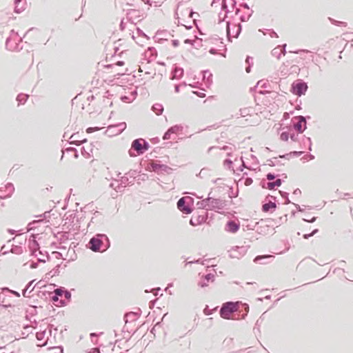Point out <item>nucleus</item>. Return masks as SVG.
<instances>
[{
	"instance_id": "obj_17",
	"label": "nucleus",
	"mask_w": 353,
	"mask_h": 353,
	"mask_svg": "<svg viewBox=\"0 0 353 353\" xmlns=\"http://www.w3.org/2000/svg\"><path fill=\"white\" fill-rule=\"evenodd\" d=\"M214 279L215 275L213 273H208L202 276L201 280L199 282L198 285L201 288H205L208 285V283L214 282Z\"/></svg>"
},
{
	"instance_id": "obj_46",
	"label": "nucleus",
	"mask_w": 353,
	"mask_h": 353,
	"mask_svg": "<svg viewBox=\"0 0 353 353\" xmlns=\"http://www.w3.org/2000/svg\"><path fill=\"white\" fill-rule=\"evenodd\" d=\"M11 252L16 254H21L23 253V248L21 245H12Z\"/></svg>"
},
{
	"instance_id": "obj_31",
	"label": "nucleus",
	"mask_w": 353,
	"mask_h": 353,
	"mask_svg": "<svg viewBox=\"0 0 353 353\" xmlns=\"http://www.w3.org/2000/svg\"><path fill=\"white\" fill-rule=\"evenodd\" d=\"M260 185L263 188H265V189H268V190H275V188H276L275 186V184H274V181H268V182H266L265 179H263L261 183H260Z\"/></svg>"
},
{
	"instance_id": "obj_44",
	"label": "nucleus",
	"mask_w": 353,
	"mask_h": 353,
	"mask_svg": "<svg viewBox=\"0 0 353 353\" xmlns=\"http://www.w3.org/2000/svg\"><path fill=\"white\" fill-rule=\"evenodd\" d=\"M328 19L329 21H330V23L334 26H341V27H346L347 26V23L346 22H344V21H337L334 19H332L331 17H328Z\"/></svg>"
},
{
	"instance_id": "obj_23",
	"label": "nucleus",
	"mask_w": 353,
	"mask_h": 353,
	"mask_svg": "<svg viewBox=\"0 0 353 353\" xmlns=\"http://www.w3.org/2000/svg\"><path fill=\"white\" fill-rule=\"evenodd\" d=\"M5 194L1 193L0 194L1 199H5L12 196L14 191V187L12 183H8L5 185Z\"/></svg>"
},
{
	"instance_id": "obj_5",
	"label": "nucleus",
	"mask_w": 353,
	"mask_h": 353,
	"mask_svg": "<svg viewBox=\"0 0 353 353\" xmlns=\"http://www.w3.org/2000/svg\"><path fill=\"white\" fill-rule=\"evenodd\" d=\"M194 199L190 196H183L177 201L178 209L185 214H191L194 210Z\"/></svg>"
},
{
	"instance_id": "obj_59",
	"label": "nucleus",
	"mask_w": 353,
	"mask_h": 353,
	"mask_svg": "<svg viewBox=\"0 0 353 353\" xmlns=\"http://www.w3.org/2000/svg\"><path fill=\"white\" fill-rule=\"evenodd\" d=\"M136 30L138 36L144 37L147 40H150V37H148L141 28L137 27Z\"/></svg>"
},
{
	"instance_id": "obj_21",
	"label": "nucleus",
	"mask_w": 353,
	"mask_h": 353,
	"mask_svg": "<svg viewBox=\"0 0 353 353\" xmlns=\"http://www.w3.org/2000/svg\"><path fill=\"white\" fill-rule=\"evenodd\" d=\"M247 252V248L245 246H240L236 247L233 248L230 254V256L231 258H239L241 256H243Z\"/></svg>"
},
{
	"instance_id": "obj_25",
	"label": "nucleus",
	"mask_w": 353,
	"mask_h": 353,
	"mask_svg": "<svg viewBox=\"0 0 353 353\" xmlns=\"http://www.w3.org/2000/svg\"><path fill=\"white\" fill-rule=\"evenodd\" d=\"M299 143L301 148L307 149L310 152L312 151V142L310 137L305 135L302 136Z\"/></svg>"
},
{
	"instance_id": "obj_1",
	"label": "nucleus",
	"mask_w": 353,
	"mask_h": 353,
	"mask_svg": "<svg viewBox=\"0 0 353 353\" xmlns=\"http://www.w3.org/2000/svg\"><path fill=\"white\" fill-rule=\"evenodd\" d=\"M50 290H54V294L51 296V301L57 306L63 307L71 301V292L65 288L57 286L55 284H49Z\"/></svg>"
},
{
	"instance_id": "obj_49",
	"label": "nucleus",
	"mask_w": 353,
	"mask_h": 353,
	"mask_svg": "<svg viewBox=\"0 0 353 353\" xmlns=\"http://www.w3.org/2000/svg\"><path fill=\"white\" fill-rule=\"evenodd\" d=\"M221 11L225 12V17H228V14L230 12L228 9V6L226 2V0H223L221 3Z\"/></svg>"
},
{
	"instance_id": "obj_16",
	"label": "nucleus",
	"mask_w": 353,
	"mask_h": 353,
	"mask_svg": "<svg viewBox=\"0 0 353 353\" xmlns=\"http://www.w3.org/2000/svg\"><path fill=\"white\" fill-rule=\"evenodd\" d=\"M172 36L167 30H159L154 37L155 41L162 43L163 41L168 40V37Z\"/></svg>"
},
{
	"instance_id": "obj_42",
	"label": "nucleus",
	"mask_w": 353,
	"mask_h": 353,
	"mask_svg": "<svg viewBox=\"0 0 353 353\" xmlns=\"http://www.w3.org/2000/svg\"><path fill=\"white\" fill-rule=\"evenodd\" d=\"M240 180H243L244 184L247 186L251 185L253 182L252 177L248 176L247 172H244L243 174V176Z\"/></svg>"
},
{
	"instance_id": "obj_47",
	"label": "nucleus",
	"mask_w": 353,
	"mask_h": 353,
	"mask_svg": "<svg viewBox=\"0 0 353 353\" xmlns=\"http://www.w3.org/2000/svg\"><path fill=\"white\" fill-rule=\"evenodd\" d=\"M236 4H237L236 0H234V2H232V5H231V8L232 9V10H234V16L235 17H236V16L239 15L241 13V9H240V8L236 7Z\"/></svg>"
},
{
	"instance_id": "obj_43",
	"label": "nucleus",
	"mask_w": 353,
	"mask_h": 353,
	"mask_svg": "<svg viewBox=\"0 0 353 353\" xmlns=\"http://www.w3.org/2000/svg\"><path fill=\"white\" fill-rule=\"evenodd\" d=\"M197 176L200 178H207L208 176H210V170L206 168H203L201 170Z\"/></svg>"
},
{
	"instance_id": "obj_64",
	"label": "nucleus",
	"mask_w": 353,
	"mask_h": 353,
	"mask_svg": "<svg viewBox=\"0 0 353 353\" xmlns=\"http://www.w3.org/2000/svg\"><path fill=\"white\" fill-rule=\"evenodd\" d=\"M103 332H100L99 334H97L96 332H92L90 333V339L92 342H94V341H97V339H98V336L99 334H102Z\"/></svg>"
},
{
	"instance_id": "obj_3",
	"label": "nucleus",
	"mask_w": 353,
	"mask_h": 353,
	"mask_svg": "<svg viewBox=\"0 0 353 353\" xmlns=\"http://www.w3.org/2000/svg\"><path fill=\"white\" fill-rule=\"evenodd\" d=\"M242 30L241 21H237L235 17L231 15L226 21V37L229 42H232V37L238 38Z\"/></svg>"
},
{
	"instance_id": "obj_55",
	"label": "nucleus",
	"mask_w": 353,
	"mask_h": 353,
	"mask_svg": "<svg viewBox=\"0 0 353 353\" xmlns=\"http://www.w3.org/2000/svg\"><path fill=\"white\" fill-rule=\"evenodd\" d=\"M46 333V330H41V331L37 332L36 333V339H37V341H42L44 339V337H45Z\"/></svg>"
},
{
	"instance_id": "obj_15",
	"label": "nucleus",
	"mask_w": 353,
	"mask_h": 353,
	"mask_svg": "<svg viewBox=\"0 0 353 353\" xmlns=\"http://www.w3.org/2000/svg\"><path fill=\"white\" fill-rule=\"evenodd\" d=\"M240 228V223L234 220H228L225 225V230L230 233H236Z\"/></svg>"
},
{
	"instance_id": "obj_19",
	"label": "nucleus",
	"mask_w": 353,
	"mask_h": 353,
	"mask_svg": "<svg viewBox=\"0 0 353 353\" xmlns=\"http://www.w3.org/2000/svg\"><path fill=\"white\" fill-rule=\"evenodd\" d=\"M274 256L272 254L258 255L254 259V262L262 265L267 264L272 261Z\"/></svg>"
},
{
	"instance_id": "obj_7",
	"label": "nucleus",
	"mask_w": 353,
	"mask_h": 353,
	"mask_svg": "<svg viewBox=\"0 0 353 353\" xmlns=\"http://www.w3.org/2000/svg\"><path fill=\"white\" fill-rule=\"evenodd\" d=\"M310 116H297L293 118V120H296V122H293V124L289 128V130L291 129L296 130L299 134H302L307 129V119H310Z\"/></svg>"
},
{
	"instance_id": "obj_60",
	"label": "nucleus",
	"mask_w": 353,
	"mask_h": 353,
	"mask_svg": "<svg viewBox=\"0 0 353 353\" xmlns=\"http://www.w3.org/2000/svg\"><path fill=\"white\" fill-rule=\"evenodd\" d=\"M263 321V319H262V316L256 321V323H255V326L254 327V332L256 333V332H260V330H259V327H260V325L261 323Z\"/></svg>"
},
{
	"instance_id": "obj_53",
	"label": "nucleus",
	"mask_w": 353,
	"mask_h": 353,
	"mask_svg": "<svg viewBox=\"0 0 353 353\" xmlns=\"http://www.w3.org/2000/svg\"><path fill=\"white\" fill-rule=\"evenodd\" d=\"M125 175H128L129 179H132L134 181L138 176V172L135 170H131Z\"/></svg>"
},
{
	"instance_id": "obj_37",
	"label": "nucleus",
	"mask_w": 353,
	"mask_h": 353,
	"mask_svg": "<svg viewBox=\"0 0 353 353\" xmlns=\"http://www.w3.org/2000/svg\"><path fill=\"white\" fill-rule=\"evenodd\" d=\"M146 53H149V61L157 57V51L154 47H148Z\"/></svg>"
},
{
	"instance_id": "obj_40",
	"label": "nucleus",
	"mask_w": 353,
	"mask_h": 353,
	"mask_svg": "<svg viewBox=\"0 0 353 353\" xmlns=\"http://www.w3.org/2000/svg\"><path fill=\"white\" fill-rule=\"evenodd\" d=\"M28 97H29V95L23 94V93H20L17 95L16 99L18 101L19 105H23L27 101Z\"/></svg>"
},
{
	"instance_id": "obj_18",
	"label": "nucleus",
	"mask_w": 353,
	"mask_h": 353,
	"mask_svg": "<svg viewBox=\"0 0 353 353\" xmlns=\"http://www.w3.org/2000/svg\"><path fill=\"white\" fill-rule=\"evenodd\" d=\"M141 314V311L139 308H138L137 311L136 312H130L126 313L124 316V321L125 324L137 320L140 316Z\"/></svg>"
},
{
	"instance_id": "obj_27",
	"label": "nucleus",
	"mask_w": 353,
	"mask_h": 353,
	"mask_svg": "<svg viewBox=\"0 0 353 353\" xmlns=\"http://www.w3.org/2000/svg\"><path fill=\"white\" fill-rule=\"evenodd\" d=\"M205 221L206 216L204 215H192L190 220V224L192 226H196L205 223Z\"/></svg>"
},
{
	"instance_id": "obj_36",
	"label": "nucleus",
	"mask_w": 353,
	"mask_h": 353,
	"mask_svg": "<svg viewBox=\"0 0 353 353\" xmlns=\"http://www.w3.org/2000/svg\"><path fill=\"white\" fill-rule=\"evenodd\" d=\"M183 129V127L181 124H176L174 125H172L168 128L169 132H171L172 134H177L180 132H181Z\"/></svg>"
},
{
	"instance_id": "obj_22",
	"label": "nucleus",
	"mask_w": 353,
	"mask_h": 353,
	"mask_svg": "<svg viewBox=\"0 0 353 353\" xmlns=\"http://www.w3.org/2000/svg\"><path fill=\"white\" fill-rule=\"evenodd\" d=\"M276 209V203L270 200L263 203L261 210L263 212H273Z\"/></svg>"
},
{
	"instance_id": "obj_52",
	"label": "nucleus",
	"mask_w": 353,
	"mask_h": 353,
	"mask_svg": "<svg viewBox=\"0 0 353 353\" xmlns=\"http://www.w3.org/2000/svg\"><path fill=\"white\" fill-rule=\"evenodd\" d=\"M223 165L229 170H233V161L230 159H225L223 161Z\"/></svg>"
},
{
	"instance_id": "obj_50",
	"label": "nucleus",
	"mask_w": 353,
	"mask_h": 353,
	"mask_svg": "<svg viewBox=\"0 0 353 353\" xmlns=\"http://www.w3.org/2000/svg\"><path fill=\"white\" fill-rule=\"evenodd\" d=\"M129 177L128 175H125L121 177V185L124 184V187L127 185H132L133 184V180L129 181Z\"/></svg>"
},
{
	"instance_id": "obj_29",
	"label": "nucleus",
	"mask_w": 353,
	"mask_h": 353,
	"mask_svg": "<svg viewBox=\"0 0 353 353\" xmlns=\"http://www.w3.org/2000/svg\"><path fill=\"white\" fill-rule=\"evenodd\" d=\"M140 12L138 10L135 9H130L128 10L126 14V17L128 21H130L133 23L132 19H137L140 17L139 14Z\"/></svg>"
},
{
	"instance_id": "obj_51",
	"label": "nucleus",
	"mask_w": 353,
	"mask_h": 353,
	"mask_svg": "<svg viewBox=\"0 0 353 353\" xmlns=\"http://www.w3.org/2000/svg\"><path fill=\"white\" fill-rule=\"evenodd\" d=\"M35 280H32L30 282L28 283V284L26 285L25 289L22 292V294L24 297H28L29 295L27 294L28 290H30V288L32 286L33 283Z\"/></svg>"
},
{
	"instance_id": "obj_61",
	"label": "nucleus",
	"mask_w": 353,
	"mask_h": 353,
	"mask_svg": "<svg viewBox=\"0 0 353 353\" xmlns=\"http://www.w3.org/2000/svg\"><path fill=\"white\" fill-rule=\"evenodd\" d=\"M279 175V174H276L274 173H272V172H269L266 174V179L269 181H273L274 180L276 177H278Z\"/></svg>"
},
{
	"instance_id": "obj_39",
	"label": "nucleus",
	"mask_w": 353,
	"mask_h": 353,
	"mask_svg": "<svg viewBox=\"0 0 353 353\" xmlns=\"http://www.w3.org/2000/svg\"><path fill=\"white\" fill-rule=\"evenodd\" d=\"M279 157H274L272 159H269L267 160V164L271 167H274L276 165H283L284 163H281L280 161L277 160Z\"/></svg>"
},
{
	"instance_id": "obj_4",
	"label": "nucleus",
	"mask_w": 353,
	"mask_h": 353,
	"mask_svg": "<svg viewBox=\"0 0 353 353\" xmlns=\"http://www.w3.org/2000/svg\"><path fill=\"white\" fill-rule=\"evenodd\" d=\"M150 148L149 143L144 139H134L131 145L128 154L131 157L144 154Z\"/></svg>"
},
{
	"instance_id": "obj_9",
	"label": "nucleus",
	"mask_w": 353,
	"mask_h": 353,
	"mask_svg": "<svg viewBox=\"0 0 353 353\" xmlns=\"http://www.w3.org/2000/svg\"><path fill=\"white\" fill-rule=\"evenodd\" d=\"M148 167L151 172H154L158 174L162 173L170 174L173 170V169L168 165L161 163L160 161H156L155 162L150 163L148 165Z\"/></svg>"
},
{
	"instance_id": "obj_11",
	"label": "nucleus",
	"mask_w": 353,
	"mask_h": 353,
	"mask_svg": "<svg viewBox=\"0 0 353 353\" xmlns=\"http://www.w3.org/2000/svg\"><path fill=\"white\" fill-rule=\"evenodd\" d=\"M38 234H33L32 233L30 235L29 239H28V248L30 250V255L37 256V251L39 250L40 249V245L39 242L37 240Z\"/></svg>"
},
{
	"instance_id": "obj_56",
	"label": "nucleus",
	"mask_w": 353,
	"mask_h": 353,
	"mask_svg": "<svg viewBox=\"0 0 353 353\" xmlns=\"http://www.w3.org/2000/svg\"><path fill=\"white\" fill-rule=\"evenodd\" d=\"M242 307L244 310L245 312L241 316L240 319H244L248 314L249 305L247 303H243L242 304Z\"/></svg>"
},
{
	"instance_id": "obj_54",
	"label": "nucleus",
	"mask_w": 353,
	"mask_h": 353,
	"mask_svg": "<svg viewBox=\"0 0 353 353\" xmlns=\"http://www.w3.org/2000/svg\"><path fill=\"white\" fill-rule=\"evenodd\" d=\"M288 131H283L280 134V139L283 141H287L289 139V137H290V134Z\"/></svg>"
},
{
	"instance_id": "obj_62",
	"label": "nucleus",
	"mask_w": 353,
	"mask_h": 353,
	"mask_svg": "<svg viewBox=\"0 0 353 353\" xmlns=\"http://www.w3.org/2000/svg\"><path fill=\"white\" fill-rule=\"evenodd\" d=\"M268 84V81L260 80L257 82L256 86H260L261 88H266Z\"/></svg>"
},
{
	"instance_id": "obj_8",
	"label": "nucleus",
	"mask_w": 353,
	"mask_h": 353,
	"mask_svg": "<svg viewBox=\"0 0 353 353\" xmlns=\"http://www.w3.org/2000/svg\"><path fill=\"white\" fill-rule=\"evenodd\" d=\"M308 89V85L303 79H297L294 81L290 88V92L298 97L304 95Z\"/></svg>"
},
{
	"instance_id": "obj_33",
	"label": "nucleus",
	"mask_w": 353,
	"mask_h": 353,
	"mask_svg": "<svg viewBox=\"0 0 353 353\" xmlns=\"http://www.w3.org/2000/svg\"><path fill=\"white\" fill-rule=\"evenodd\" d=\"M163 106L161 103H155L152 106V110L157 114L161 115L163 112Z\"/></svg>"
},
{
	"instance_id": "obj_24",
	"label": "nucleus",
	"mask_w": 353,
	"mask_h": 353,
	"mask_svg": "<svg viewBox=\"0 0 353 353\" xmlns=\"http://www.w3.org/2000/svg\"><path fill=\"white\" fill-rule=\"evenodd\" d=\"M27 4L26 0H14V12L17 14L21 13L26 9Z\"/></svg>"
},
{
	"instance_id": "obj_30",
	"label": "nucleus",
	"mask_w": 353,
	"mask_h": 353,
	"mask_svg": "<svg viewBox=\"0 0 353 353\" xmlns=\"http://www.w3.org/2000/svg\"><path fill=\"white\" fill-rule=\"evenodd\" d=\"M61 268V263L57 264L52 270H51L50 272H48L46 274V279H49L51 277L58 275L60 272L59 270Z\"/></svg>"
},
{
	"instance_id": "obj_41",
	"label": "nucleus",
	"mask_w": 353,
	"mask_h": 353,
	"mask_svg": "<svg viewBox=\"0 0 353 353\" xmlns=\"http://www.w3.org/2000/svg\"><path fill=\"white\" fill-rule=\"evenodd\" d=\"M247 66L245 67V71L247 73H250L253 66V58L250 56H247L245 59Z\"/></svg>"
},
{
	"instance_id": "obj_38",
	"label": "nucleus",
	"mask_w": 353,
	"mask_h": 353,
	"mask_svg": "<svg viewBox=\"0 0 353 353\" xmlns=\"http://www.w3.org/2000/svg\"><path fill=\"white\" fill-rule=\"evenodd\" d=\"M210 199H211V196H210V194H209L206 199L202 200L201 201H198L196 203L198 208L205 209L207 205L209 206V202H210Z\"/></svg>"
},
{
	"instance_id": "obj_63",
	"label": "nucleus",
	"mask_w": 353,
	"mask_h": 353,
	"mask_svg": "<svg viewBox=\"0 0 353 353\" xmlns=\"http://www.w3.org/2000/svg\"><path fill=\"white\" fill-rule=\"evenodd\" d=\"M241 160L242 161L241 165L236 169V171L243 172L245 168H250L249 166L245 165V162L243 161V157H241Z\"/></svg>"
},
{
	"instance_id": "obj_14",
	"label": "nucleus",
	"mask_w": 353,
	"mask_h": 353,
	"mask_svg": "<svg viewBox=\"0 0 353 353\" xmlns=\"http://www.w3.org/2000/svg\"><path fill=\"white\" fill-rule=\"evenodd\" d=\"M239 8H243L248 10L247 13L239 14V21L241 22H245L249 20V19L251 17V16L253 14V10L250 9V6L247 3L243 2L239 4Z\"/></svg>"
},
{
	"instance_id": "obj_57",
	"label": "nucleus",
	"mask_w": 353,
	"mask_h": 353,
	"mask_svg": "<svg viewBox=\"0 0 353 353\" xmlns=\"http://www.w3.org/2000/svg\"><path fill=\"white\" fill-rule=\"evenodd\" d=\"M250 114V108H245L239 110V115L242 117H246Z\"/></svg>"
},
{
	"instance_id": "obj_12",
	"label": "nucleus",
	"mask_w": 353,
	"mask_h": 353,
	"mask_svg": "<svg viewBox=\"0 0 353 353\" xmlns=\"http://www.w3.org/2000/svg\"><path fill=\"white\" fill-rule=\"evenodd\" d=\"M226 205V201L221 199H214L211 197L209 202V208L210 210H223Z\"/></svg>"
},
{
	"instance_id": "obj_32",
	"label": "nucleus",
	"mask_w": 353,
	"mask_h": 353,
	"mask_svg": "<svg viewBox=\"0 0 353 353\" xmlns=\"http://www.w3.org/2000/svg\"><path fill=\"white\" fill-rule=\"evenodd\" d=\"M37 313V307L31 306L30 308L26 310V319L30 321L31 318L35 316Z\"/></svg>"
},
{
	"instance_id": "obj_20",
	"label": "nucleus",
	"mask_w": 353,
	"mask_h": 353,
	"mask_svg": "<svg viewBox=\"0 0 353 353\" xmlns=\"http://www.w3.org/2000/svg\"><path fill=\"white\" fill-rule=\"evenodd\" d=\"M184 74V70L183 68L177 65L176 64H174L172 66V71H171V79H181Z\"/></svg>"
},
{
	"instance_id": "obj_45",
	"label": "nucleus",
	"mask_w": 353,
	"mask_h": 353,
	"mask_svg": "<svg viewBox=\"0 0 353 353\" xmlns=\"http://www.w3.org/2000/svg\"><path fill=\"white\" fill-rule=\"evenodd\" d=\"M52 290H50L49 288V290H42V291H39V293L41 294V295H40V296L41 298H43V296H44L46 299H48V298H50L51 299V296L53 295L54 294V292H52L51 291Z\"/></svg>"
},
{
	"instance_id": "obj_13",
	"label": "nucleus",
	"mask_w": 353,
	"mask_h": 353,
	"mask_svg": "<svg viewBox=\"0 0 353 353\" xmlns=\"http://www.w3.org/2000/svg\"><path fill=\"white\" fill-rule=\"evenodd\" d=\"M126 127L127 125L125 122H121L115 125H110L107 132L110 133V136L119 134L125 130Z\"/></svg>"
},
{
	"instance_id": "obj_34",
	"label": "nucleus",
	"mask_w": 353,
	"mask_h": 353,
	"mask_svg": "<svg viewBox=\"0 0 353 353\" xmlns=\"http://www.w3.org/2000/svg\"><path fill=\"white\" fill-rule=\"evenodd\" d=\"M42 221L41 219L39 220H34L31 222H30L26 228L27 232H30L31 230H35L39 223H41Z\"/></svg>"
},
{
	"instance_id": "obj_10",
	"label": "nucleus",
	"mask_w": 353,
	"mask_h": 353,
	"mask_svg": "<svg viewBox=\"0 0 353 353\" xmlns=\"http://www.w3.org/2000/svg\"><path fill=\"white\" fill-rule=\"evenodd\" d=\"M23 39H12L8 37L6 40V48L10 51H20L22 50L23 46L20 45Z\"/></svg>"
},
{
	"instance_id": "obj_28",
	"label": "nucleus",
	"mask_w": 353,
	"mask_h": 353,
	"mask_svg": "<svg viewBox=\"0 0 353 353\" xmlns=\"http://www.w3.org/2000/svg\"><path fill=\"white\" fill-rule=\"evenodd\" d=\"M287 45L283 44L281 46H277L272 50V55L276 57L278 59L281 58V54H285Z\"/></svg>"
},
{
	"instance_id": "obj_6",
	"label": "nucleus",
	"mask_w": 353,
	"mask_h": 353,
	"mask_svg": "<svg viewBox=\"0 0 353 353\" xmlns=\"http://www.w3.org/2000/svg\"><path fill=\"white\" fill-rule=\"evenodd\" d=\"M237 302L227 301L221 307L220 316L223 319H230L231 314L236 310Z\"/></svg>"
},
{
	"instance_id": "obj_35",
	"label": "nucleus",
	"mask_w": 353,
	"mask_h": 353,
	"mask_svg": "<svg viewBox=\"0 0 353 353\" xmlns=\"http://www.w3.org/2000/svg\"><path fill=\"white\" fill-rule=\"evenodd\" d=\"M39 254L46 256V259L38 258L37 261L40 263H46V261H50L51 256L47 251L38 250Z\"/></svg>"
},
{
	"instance_id": "obj_2",
	"label": "nucleus",
	"mask_w": 353,
	"mask_h": 353,
	"mask_svg": "<svg viewBox=\"0 0 353 353\" xmlns=\"http://www.w3.org/2000/svg\"><path fill=\"white\" fill-rule=\"evenodd\" d=\"M110 246V241L105 234H96L89 241L88 248L94 252H103Z\"/></svg>"
},
{
	"instance_id": "obj_48",
	"label": "nucleus",
	"mask_w": 353,
	"mask_h": 353,
	"mask_svg": "<svg viewBox=\"0 0 353 353\" xmlns=\"http://www.w3.org/2000/svg\"><path fill=\"white\" fill-rule=\"evenodd\" d=\"M61 235V237L59 239V241L61 243H64L65 241L69 239V232H62L59 233Z\"/></svg>"
},
{
	"instance_id": "obj_26",
	"label": "nucleus",
	"mask_w": 353,
	"mask_h": 353,
	"mask_svg": "<svg viewBox=\"0 0 353 353\" xmlns=\"http://www.w3.org/2000/svg\"><path fill=\"white\" fill-rule=\"evenodd\" d=\"M203 81L207 88H209L212 83V74L208 70H203Z\"/></svg>"
},
{
	"instance_id": "obj_58",
	"label": "nucleus",
	"mask_w": 353,
	"mask_h": 353,
	"mask_svg": "<svg viewBox=\"0 0 353 353\" xmlns=\"http://www.w3.org/2000/svg\"><path fill=\"white\" fill-rule=\"evenodd\" d=\"M35 287H37V288H50L49 287V285H46L45 284H43V281L41 280L39 281V282H37L35 285L32 288V290L29 292V294L34 290V288Z\"/></svg>"
}]
</instances>
